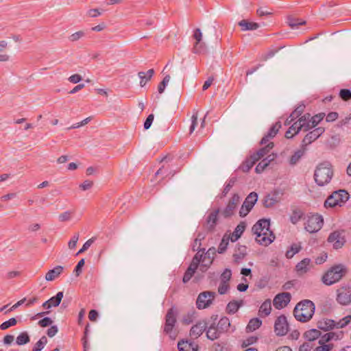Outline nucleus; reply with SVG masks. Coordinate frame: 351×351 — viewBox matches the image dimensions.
I'll list each match as a JSON object with an SVG mask.
<instances>
[{"label": "nucleus", "mask_w": 351, "mask_h": 351, "mask_svg": "<svg viewBox=\"0 0 351 351\" xmlns=\"http://www.w3.org/2000/svg\"><path fill=\"white\" fill-rule=\"evenodd\" d=\"M252 231L255 241L260 245L268 246L275 239V235L270 230V221L268 219L258 220L252 227Z\"/></svg>", "instance_id": "nucleus-1"}, {"label": "nucleus", "mask_w": 351, "mask_h": 351, "mask_svg": "<svg viewBox=\"0 0 351 351\" xmlns=\"http://www.w3.org/2000/svg\"><path fill=\"white\" fill-rule=\"evenodd\" d=\"M315 312L314 303L308 300L299 302L294 308V316L295 319L302 322L309 321Z\"/></svg>", "instance_id": "nucleus-2"}, {"label": "nucleus", "mask_w": 351, "mask_h": 351, "mask_svg": "<svg viewBox=\"0 0 351 351\" xmlns=\"http://www.w3.org/2000/svg\"><path fill=\"white\" fill-rule=\"evenodd\" d=\"M333 176V171L331 165L329 163L319 164L314 174V178L317 184L319 186H324L330 182Z\"/></svg>", "instance_id": "nucleus-3"}, {"label": "nucleus", "mask_w": 351, "mask_h": 351, "mask_svg": "<svg viewBox=\"0 0 351 351\" xmlns=\"http://www.w3.org/2000/svg\"><path fill=\"white\" fill-rule=\"evenodd\" d=\"M346 273V269L343 265H335L324 275L322 281L326 285H331L341 279Z\"/></svg>", "instance_id": "nucleus-4"}, {"label": "nucleus", "mask_w": 351, "mask_h": 351, "mask_svg": "<svg viewBox=\"0 0 351 351\" xmlns=\"http://www.w3.org/2000/svg\"><path fill=\"white\" fill-rule=\"evenodd\" d=\"M324 218L318 213H310L306 215L304 223V229L309 233L318 232L323 226Z\"/></svg>", "instance_id": "nucleus-5"}, {"label": "nucleus", "mask_w": 351, "mask_h": 351, "mask_svg": "<svg viewBox=\"0 0 351 351\" xmlns=\"http://www.w3.org/2000/svg\"><path fill=\"white\" fill-rule=\"evenodd\" d=\"M349 199V194L345 190H339L333 192L325 201V207H335L343 206Z\"/></svg>", "instance_id": "nucleus-6"}, {"label": "nucleus", "mask_w": 351, "mask_h": 351, "mask_svg": "<svg viewBox=\"0 0 351 351\" xmlns=\"http://www.w3.org/2000/svg\"><path fill=\"white\" fill-rule=\"evenodd\" d=\"M258 200V194L255 192L250 193L243 203L239 214L241 217H244L251 211Z\"/></svg>", "instance_id": "nucleus-7"}, {"label": "nucleus", "mask_w": 351, "mask_h": 351, "mask_svg": "<svg viewBox=\"0 0 351 351\" xmlns=\"http://www.w3.org/2000/svg\"><path fill=\"white\" fill-rule=\"evenodd\" d=\"M176 322V312L173 308H171L167 311L166 315L164 331L167 334L169 335V337L172 339H174L176 337V333L173 331Z\"/></svg>", "instance_id": "nucleus-8"}, {"label": "nucleus", "mask_w": 351, "mask_h": 351, "mask_svg": "<svg viewBox=\"0 0 351 351\" xmlns=\"http://www.w3.org/2000/svg\"><path fill=\"white\" fill-rule=\"evenodd\" d=\"M240 202L241 197L237 193L234 194L229 199L226 208L222 210L221 215L226 218L232 216L235 213Z\"/></svg>", "instance_id": "nucleus-9"}, {"label": "nucleus", "mask_w": 351, "mask_h": 351, "mask_svg": "<svg viewBox=\"0 0 351 351\" xmlns=\"http://www.w3.org/2000/svg\"><path fill=\"white\" fill-rule=\"evenodd\" d=\"M215 296V293L211 291H204L201 293L197 299L196 304L199 309H204L208 307Z\"/></svg>", "instance_id": "nucleus-10"}, {"label": "nucleus", "mask_w": 351, "mask_h": 351, "mask_svg": "<svg viewBox=\"0 0 351 351\" xmlns=\"http://www.w3.org/2000/svg\"><path fill=\"white\" fill-rule=\"evenodd\" d=\"M289 331V324L287 317L282 315L276 318L274 322V332L277 336H284Z\"/></svg>", "instance_id": "nucleus-11"}, {"label": "nucleus", "mask_w": 351, "mask_h": 351, "mask_svg": "<svg viewBox=\"0 0 351 351\" xmlns=\"http://www.w3.org/2000/svg\"><path fill=\"white\" fill-rule=\"evenodd\" d=\"M328 241L332 244L335 249L341 248L346 242L344 231H334L329 235Z\"/></svg>", "instance_id": "nucleus-12"}, {"label": "nucleus", "mask_w": 351, "mask_h": 351, "mask_svg": "<svg viewBox=\"0 0 351 351\" xmlns=\"http://www.w3.org/2000/svg\"><path fill=\"white\" fill-rule=\"evenodd\" d=\"M193 38L195 40L193 46V51L195 53H201L206 51V45L202 41L203 34L200 29L197 28L193 32Z\"/></svg>", "instance_id": "nucleus-13"}, {"label": "nucleus", "mask_w": 351, "mask_h": 351, "mask_svg": "<svg viewBox=\"0 0 351 351\" xmlns=\"http://www.w3.org/2000/svg\"><path fill=\"white\" fill-rule=\"evenodd\" d=\"M199 252H197L195 256L193 257L191 263L190 264L188 269L186 271L184 277L183 282H187L190 280L193 275L194 274L196 269L198 268V265L199 263V256L201 257Z\"/></svg>", "instance_id": "nucleus-14"}, {"label": "nucleus", "mask_w": 351, "mask_h": 351, "mask_svg": "<svg viewBox=\"0 0 351 351\" xmlns=\"http://www.w3.org/2000/svg\"><path fill=\"white\" fill-rule=\"evenodd\" d=\"M291 300V294L287 292L279 293L274 299V306L277 309L285 308Z\"/></svg>", "instance_id": "nucleus-15"}, {"label": "nucleus", "mask_w": 351, "mask_h": 351, "mask_svg": "<svg viewBox=\"0 0 351 351\" xmlns=\"http://www.w3.org/2000/svg\"><path fill=\"white\" fill-rule=\"evenodd\" d=\"M337 301L341 305H348L351 302V290L341 287L337 290Z\"/></svg>", "instance_id": "nucleus-16"}, {"label": "nucleus", "mask_w": 351, "mask_h": 351, "mask_svg": "<svg viewBox=\"0 0 351 351\" xmlns=\"http://www.w3.org/2000/svg\"><path fill=\"white\" fill-rule=\"evenodd\" d=\"M324 132V129L322 127L310 132L304 136L302 145L306 147V145L315 141Z\"/></svg>", "instance_id": "nucleus-17"}, {"label": "nucleus", "mask_w": 351, "mask_h": 351, "mask_svg": "<svg viewBox=\"0 0 351 351\" xmlns=\"http://www.w3.org/2000/svg\"><path fill=\"white\" fill-rule=\"evenodd\" d=\"M63 296V292H58L55 296L51 298L49 300L43 304V308L49 309L51 307L58 306L60 304Z\"/></svg>", "instance_id": "nucleus-18"}, {"label": "nucleus", "mask_w": 351, "mask_h": 351, "mask_svg": "<svg viewBox=\"0 0 351 351\" xmlns=\"http://www.w3.org/2000/svg\"><path fill=\"white\" fill-rule=\"evenodd\" d=\"M206 323L205 321H199L195 324L190 330V336L193 339L198 338L205 330Z\"/></svg>", "instance_id": "nucleus-19"}, {"label": "nucleus", "mask_w": 351, "mask_h": 351, "mask_svg": "<svg viewBox=\"0 0 351 351\" xmlns=\"http://www.w3.org/2000/svg\"><path fill=\"white\" fill-rule=\"evenodd\" d=\"M311 267V260L309 258H304L296 265L295 270L298 274L302 275L308 272Z\"/></svg>", "instance_id": "nucleus-20"}, {"label": "nucleus", "mask_w": 351, "mask_h": 351, "mask_svg": "<svg viewBox=\"0 0 351 351\" xmlns=\"http://www.w3.org/2000/svg\"><path fill=\"white\" fill-rule=\"evenodd\" d=\"M317 326L318 328L328 331L335 328V321L328 318H322L317 322Z\"/></svg>", "instance_id": "nucleus-21"}, {"label": "nucleus", "mask_w": 351, "mask_h": 351, "mask_svg": "<svg viewBox=\"0 0 351 351\" xmlns=\"http://www.w3.org/2000/svg\"><path fill=\"white\" fill-rule=\"evenodd\" d=\"M179 351H197L198 346L193 342L189 341H181L178 343Z\"/></svg>", "instance_id": "nucleus-22"}, {"label": "nucleus", "mask_w": 351, "mask_h": 351, "mask_svg": "<svg viewBox=\"0 0 351 351\" xmlns=\"http://www.w3.org/2000/svg\"><path fill=\"white\" fill-rule=\"evenodd\" d=\"M197 252H199L200 255H202L201 257L199 256V263L198 267L200 271L204 272L211 265L213 261L204 256V250H199Z\"/></svg>", "instance_id": "nucleus-23"}, {"label": "nucleus", "mask_w": 351, "mask_h": 351, "mask_svg": "<svg viewBox=\"0 0 351 351\" xmlns=\"http://www.w3.org/2000/svg\"><path fill=\"white\" fill-rule=\"evenodd\" d=\"M275 157L276 156L274 154H269L257 165L255 169L256 172L258 173H262L269 163L274 160Z\"/></svg>", "instance_id": "nucleus-24"}, {"label": "nucleus", "mask_w": 351, "mask_h": 351, "mask_svg": "<svg viewBox=\"0 0 351 351\" xmlns=\"http://www.w3.org/2000/svg\"><path fill=\"white\" fill-rule=\"evenodd\" d=\"M281 128V124L278 122V123H276L271 128V129L269 130V131L268 132L267 134L265 135L261 140V144L262 145H265V144H267L269 139L270 138H272L273 137H274L276 134L278 133V130H280V128Z\"/></svg>", "instance_id": "nucleus-25"}, {"label": "nucleus", "mask_w": 351, "mask_h": 351, "mask_svg": "<svg viewBox=\"0 0 351 351\" xmlns=\"http://www.w3.org/2000/svg\"><path fill=\"white\" fill-rule=\"evenodd\" d=\"M64 267L62 266H56L52 269H50L45 275V280L47 281H52L56 279L63 271Z\"/></svg>", "instance_id": "nucleus-26"}, {"label": "nucleus", "mask_w": 351, "mask_h": 351, "mask_svg": "<svg viewBox=\"0 0 351 351\" xmlns=\"http://www.w3.org/2000/svg\"><path fill=\"white\" fill-rule=\"evenodd\" d=\"M154 73V69H151L146 72H139L138 76L140 78V86L143 87L149 82Z\"/></svg>", "instance_id": "nucleus-27"}, {"label": "nucleus", "mask_w": 351, "mask_h": 351, "mask_svg": "<svg viewBox=\"0 0 351 351\" xmlns=\"http://www.w3.org/2000/svg\"><path fill=\"white\" fill-rule=\"evenodd\" d=\"M218 210H214L211 212L208 216L206 228L208 230H212L215 226L217 221Z\"/></svg>", "instance_id": "nucleus-28"}, {"label": "nucleus", "mask_w": 351, "mask_h": 351, "mask_svg": "<svg viewBox=\"0 0 351 351\" xmlns=\"http://www.w3.org/2000/svg\"><path fill=\"white\" fill-rule=\"evenodd\" d=\"M273 147L274 143H268L265 147L261 149L256 154L252 155V158H254L255 160H260L261 158L266 156Z\"/></svg>", "instance_id": "nucleus-29"}, {"label": "nucleus", "mask_w": 351, "mask_h": 351, "mask_svg": "<svg viewBox=\"0 0 351 351\" xmlns=\"http://www.w3.org/2000/svg\"><path fill=\"white\" fill-rule=\"evenodd\" d=\"M302 127H304V125L295 121L286 132L285 137L287 138H292L302 130Z\"/></svg>", "instance_id": "nucleus-30"}, {"label": "nucleus", "mask_w": 351, "mask_h": 351, "mask_svg": "<svg viewBox=\"0 0 351 351\" xmlns=\"http://www.w3.org/2000/svg\"><path fill=\"white\" fill-rule=\"evenodd\" d=\"M271 311V302L270 300H266L261 306L258 313L261 316H267Z\"/></svg>", "instance_id": "nucleus-31"}, {"label": "nucleus", "mask_w": 351, "mask_h": 351, "mask_svg": "<svg viewBox=\"0 0 351 351\" xmlns=\"http://www.w3.org/2000/svg\"><path fill=\"white\" fill-rule=\"evenodd\" d=\"M245 226H246L244 222H241L239 224L237 225L234 231L232 234V236H231L232 241H235L239 238H240V237L241 236V234H243V232H244V230L245 229Z\"/></svg>", "instance_id": "nucleus-32"}, {"label": "nucleus", "mask_w": 351, "mask_h": 351, "mask_svg": "<svg viewBox=\"0 0 351 351\" xmlns=\"http://www.w3.org/2000/svg\"><path fill=\"white\" fill-rule=\"evenodd\" d=\"M306 152V147L302 145V147L300 149L295 152V153L291 156L289 159V163L291 165H295L301 157Z\"/></svg>", "instance_id": "nucleus-33"}, {"label": "nucleus", "mask_w": 351, "mask_h": 351, "mask_svg": "<svg viewBox=\"0 0 351 351\" xmlns=\"http://www.w3.org/2000/svg\"><path fill=\"white\" fill-rule=\"evenodd\" d=\"M239 25L241 27L243 31L256 29L259 27L258 23L250 22L246 20L241 21L239 23Z\"/></svg>", "instance_id": "nucleus-34"}, {"label": "nucleus", "mask_w": 351, "mask_h": 351, "mask_svg": "<svg viewBox=\"0 0 351 351\" xmlns=\"http://www.w3.org/2000/svg\"><path fill=\"white\" fill-rule=\"evenodd\" d=\"M298 123L300 124L304 125V127H302V130L307 131L313 127L311 126V122L310 121V114H306L302 116L298 121Z\"/></svg>", "instance_id": "nucleus-35"}, {"label": "nucleus", "mask_w": 351, "mask_h": 351, "mask_svg": "<svg viewBox=\"0 0 351 351\" xmlns=\"http://www.w3.org/2000/svg\"><path fill=\"white\" fill-rule=\"evenodd\" d=\"M262 324V321L258 318H253L250 320L248 324L246 326L247 332H253L258 329Z\"/></svg>", "instance_id": "nucleus-36"}, {"label": "nucleus", "mask_w": 351, "mask_h": 351, "mask_svg": "<svg viewBox=\"0 0 351 351\" xmlns=\"http://www.w3.org/2000/svg\"><path fill=\"white\" fill-rule=\"evenodd\" d=\"M30 341V338L27 332H21L16 339V343L19 346H23Z\"/></svg>", "instance_id": "nucleus-37"}, {"label": "nucleus", "mask_w": 351, "mask_h": 351, "mask_svg": "<svg viewBox=\"0 0 351 351\" xmlns=\"http://www.w3.org/2000/svg\"><path fill=\"white\" fill-rule=\"evenodd\" d=\"M321 332H319V330L317 329H311L305 332L304 337L307 340L311 341L319 338Z\"/></svg>", "instance_id": "nucleus-38"}, {"label": "nucleus", "mask_w": 351, "mask_h": 351, "mask_svg": "<svg viewBox=\"0 0 351 351\" xmlns=\"http://www.w3.org/2000/svg\"><path fill=\"white\" fill-rule=\"evenodd\" d=\"M301 250L300 244L293 243L291 245L290 248L286 252V257L291 258L295 254L298 253Z\"/></svg>", "instance_id": "nucleus-39"}, {"label": "nucleus", "mask_w": 351, "mask_h": 351, "mask_svg": "<svg viewBox=\"0 0 351 351\" xmlns=\"http://www.w3.org/2000/svg\"><path fill=\"white\" fill-rule=\"evenodd\" d=\"M257 160L252 158V156L250 159L246 160L240 167V169L243 172H247L255 164Z\"/></svg>", "instance_id": "nucleus-40"}, {"label": "nucleus", "mask_w": 351, "mask_h": 351, "mask_svg": "<svg viewBox=\"0 0 351 351\" xmlns=\"http://www.w3.org/2000/svg\"><path fill=\"white\" fill-rule=\"evenodd\" d=\"M351 323V315H347L338 322H335V328H343Z\"/></svg>", "instance_id": "nucleus-41"}, {"label": "nucleus", "mask_w": 351, "mask_h": 351, "mask_svg": "<svg viewBox=\"0 0 351 351\" xmlns=\"http://www.w3.org/2000/svg\"><path fill=\"white\" fill-rule=\"evenodd\" d=\"M304 107L299 106L290 115V119H287L285 121L286 125H289L291 121H293L295 118L298 117L303 112Z\"/></svg>", "instance_id": "nucleus-42"}, {"label": "nucleus", "mask_w": 351, "mask_h": 351, "mask_svg": "<svg viewBox=\"0 0 351 351\" xmlns=\"http://www.w3.org/2000/svg\"><path fill=\"white\" fill-rule=\"evenodd\" d=\"M241 305V302H239L237 301H233L228 303L227 305V311L228 313H236L239 307Z\"/></svg>", "instance_id": "nucleus-43"}, {"label": "nucleus", "mask_w": 351, "mask_h": 351, "mask_svg": "<svg viewBox=\"0 0 351 351\" xmlns=\"http://www.w3.org/2000/svg\"><path fill=\"white\" fill-rule=\"evenodd\" d=\"M303 213L300 210H295L290 216V220L292 223H297L302 217Z\"/></svg>", "instance_id": "nucleus-44"}, {"label": "nucleus", "mask_w": 351, "mask_h": 351, "mask_svg": "<svg viewBox=\"0 0 351 351\" xmlns=\"http://www.w3.org/2000/svg\"><path fill=\"white\" fill-rule=\"evenodd\" d=\"M206 336L209 339L215 340L219 337V332L215 327H209L207 332Z\"/></svg>", "instance_id": "nucleus-45"}, {"label": "nucleus", "mask_w": 351, "mask_h": 351, "mask_svg": "<svg viewBox=\"0 0 351 351\" xmlns=\"http://www.w3.org/2000/svg\"><path fill=\"white\" fill-rule=\"evenodd\" d=\"M171 80V77L169 75H167L162 80V81L159 84L158 86V93L160 94H162L165 88H166V86L167 85V84Z\"/></svg>", "instance_id": "nucleus-46"}, {"label": "nucleus", "mask_w": 351, "mask_h": 351, "mask_svg": "<svg viewBox=\"0 0 351 351\" xmlns=\"http://www.w3.org/2000/svg\"><path fill=\"white\" fill-rule=\"evenodd\" d=\"M230 285L228 282L220 280L218 287V292L221 295L226 294L229 290Z\"/></svg>", "instance_id": "nucleus-47"}, {"label": "nucleus", "mask_w": 351, "mask_h": 351, "mask_svg": "<svg viewBox=\"0 0 351 351\" xmlns=\"http://www.w3.org/2000/svg\"><path fill=\"white\" fill-rule=\"evenodd\" d=\"M218 326L221 330H228V328L230 326V322L229 319L227 317H222L219 320Z\"/></svg>", "instance_id": "nucleus-48"}, {"label": "nucleus", "mask_w": 351, "mask_h": 351, "mask_svg": "<svg viewBox=\"0 0 351 351\" xmlns=\"http://www.w3.org/2000/svg\"><path fill=\"white\" fill-rule=\"evenodd\" d=\"M324 117V114L320 113L313 117L310 116V121L311 122V126L315 127Z\"/></svg>", "instance_id": "nucleus-49"}, {"label": "nucleus", "mask_w": 351, "mask_h": 351, "mask_svg": "<svg viewBox=\"0 0 351 351\" xmlns=\"http://www.w3.org/2000/svg\"><path fill=\"white\" fill-rule=\"evenodd\" d=\"M17 321L15 318H11L8 321L4 322L0 325L1 330H6L11 326H14L16 324Z\"/></svg>", "instance_id": "nucleus-50"}, {"label": "nucleus", "mask_w": 351, "mask_h": 351, "mask_svg": "<svg viewBox=\"0 0 351 351\" xmlns=\"http://www.w3.org/2000/svg\"><path fill=\"white\" fill-rule=\"evenodd\" d=\"M257 337L256 336H250L242 341L241 346L246 348L250 345L255 343L257 341Z\"/></svg>", "instance_id": "nucleus-51"}, {"label": "nucleus", "mask_w": 351, "mask_h": 351, "mask_svg": "<svg viewBox=\"0 0 351 351\" xmlns=\"http://www.w3.org/2000/svg\"><path fill=\"white\" fill-rule=\"evenodd\" d=\"M194 315L195 313L193 311L187 313L182 317V323L186 325L190 324L193 321Z\"/></svg>", "instance_id": "nucleus-52"}, {"label": "nucleus", "mask_w": 351, "mask_h": 351, "mask_svg": "<svg viewBox=\"0 0 351 351\" xmlns=\"http://www.w3.org/2000/svg\"><path fill=\"white\" fill-rule=\"evenodd\" d=\"M197 118L198 114L197 112H194L191 117V125L190 126V133H192L195 130L197 125Z\"/></svg>", "instance_id": "nucleus-53"}, {"label": "nucleus", "mask_w": 351, "mask_h": 351, "mask_svg": "<svg viewBox=\"0 0 351 351\" xmlns=\"http://www.w3.org/2000/svg\"><path fill=\"white\" fill-rule=\"evenodd\" d=\"M333 348V344H319V346L316 347L313 351H330Z\"/></svg>", "instance_id": "nucleus-54"}, {"label": "nucleus", "mask_w": 351, "mask_h": 351, "mask_svg": "<svg viewBox=\"0 0 351 351\" xmlns=\"http://www.w3.org/2000/svg\"><path fill=\"white\" fill-rule=\"evenodd\" d=\"M83 36H84V32L83 31H78L72 34L69 38L71 41L75 42L80 40Z\"/></svg>", "instance_id": "nucleus-55"}, {"label": "nucleus", "mask_w": 351, "mask_h": 351, "mask_svg": "<svg viewBox=\"0 0 351 351\" xmlns=\"http://www.w3.org/2000/svg\"><path fill=\"white\" fill-rule=\"evenodd\" d=\"M232 276L231 270L229 269H226L224 271L221 275L220 280L228 282L230 281Z\"/></svg>", "instance_id": "nucleus-56"}, {"label": "nucleus", "mask_w": 351, "mask_h": 351, "mask_svg": "<svg viewBox=\"0 0 351 351\" xmlns=\"http://www.w3.org/2000/svg\"><path fill=\"white\" fill-rule=\"evenodd\" d=\"M330 341H337L343 337V332H328Z\"/></svg>", "instance_id": "nucleus-57"}, {"label": "nucleus", "mask_w": 351, "mask_h": 351, "mask_svg": "<svg viewBox=\"0 0 351 351\" xmlns=\"http://www.w3.org/2000/svg\"><path fill=\"white\" fill-rule=\"evenodd\" d=\"M47 343V339L45 337H43L42 338H40L36 343L34 348L40 351L41 350H43L44 348V346Z\"/></svg>", "instance_id": "nucleus-58"}, {"label": "nucleus", "mask_w": 351, "mask_h": 351, "mask_svg": "<svg viewBox=\"0 0 351 351\" xmlns=\"http://www.w3.org/2000/svg\"><path fill=\"white\" fill-rule=\"evenodd\" d=\"M79 234L77 233V234H75L73 235V237H72V239L70 240V241L69 242V247L70 249H73L75 247L76 245H77V241L79 239Z\"/></svg>", "instance_id": "nucleus-59"}, {"label": "nucleus", "mask_w": 351, "mask_h": 351, "mask_svg": "<svg viewBox=\"0 0 351 351\" xmlns=\"http://www.w3.org/2000/svg\"><path fill=\"white\" fill-rule=\"evenodd\" d=\"M71 214L72 213L71 211H66L63 213H61L59 215V220L60 221H69L71 218Z\"/></svg>", "instance_id": "nucleus-60"}, {"label": "nucleus", "mask_w": 351, "mask_h": 351, "mask_svg": "<svg viewBox=\"0 0 351 351\" xmlns=\"http://www.w3.org/2000/svg\"><path fill=\"white\" fill-rule=\"evenodd\" d=\"M340 96L343 100L351 99V91L348 89H342L340 91Z\"/></svg>", "instance_id": "nucleus-61"}, {"label": "nucleus", "mask_w": 351, "mask_h": 351, "mask_svg": "<svg viewBox=\"0 0 351 351\" xmlns=\"http://www.w3.org/2000/svg\"><path fill=\"white\" fill-rule=\"evenodd\" d=\"M84 263H85L84 259H81L78 262L77 265H76L74 271L77 276H79L80 275V274L82 273V268L84 265Z\"/></svg>", "instance_id": "nucleus-62"}, {"label": "nucleus", "mask_w": 351, "mask_h": 351, "mask_svg": "<svg viewBox=\"0 0 351 351\" xmlns=\"http://www.w3.org/2000/svg\"><path fill=\"white\" fill-rule=\"evenodd\" d=\"M93 185V182L90 180H85L83 183L80 184V188L83 191L90 189Z\"/></svg>", "instance_id": "nucleus-63"}, {"label": "nucleus", "mask_w": 351, "mask_h": 351, "mask_svg": "<svg viewBox=\"0 0 351 351\" xmlns=\"http://www.w3.org/2000/svg\"><path fill=\"white\" fill-rule=\"evenodd\" d=\"M68 80L70 82H71L73 84H77L82 80V77L79 74H74V75H71Z\"/></svg>", "instance_id": "nucleus-64"}]
</instances>
